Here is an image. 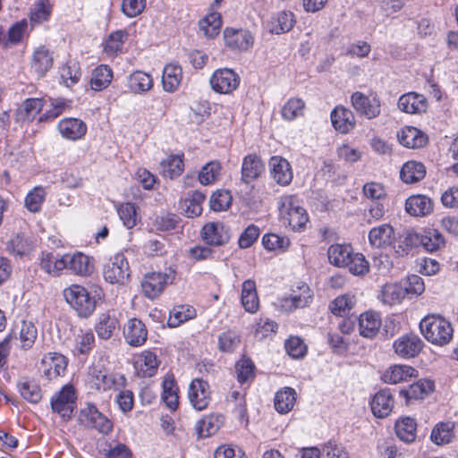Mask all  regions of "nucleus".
<instances>
[{"instance_id":"b1692460","label":"nucleus","mask_w":458,"mask_h":458,"mask_svg":"<svg viewBox=\"0 0 458 458\" xmlns=\"http://www.w3.org/2000/svg\"><path fill=\"white\" fill-rule=\"evenodd\" d=\"M58 131L64 138L77 140L86 134L87 125L77 118H64L59 122Z\"/></svg>"},{"instance_id":"8fccbe9b","label":"nucleus","mask_w":458,"mask_h":458,"mask_svg":"<svg viewBox=\"0 0 458 458\" xmlns=\"http://www.w3.org/2000/svg\"><path fill=\"white\" fill-rule=\"evenodd\" d=\"M117 213L123 225L128 228H133L140 221L138 208L135 204L131 202L122 203L117 207Z\"/></svg>"},{"instance_id":"338daca9","label":"nucleus","mask_w":458,"mask_h":458,"mask_svg":"<svg viewBox=\"0 0 458 458\" xmlns=\"http://www.w3.org/2000/svg\"><path fill=\"white\" fill-rule=\"evenodd\" d=\"M262 244L267 250H285L290 245V240L275 233L265 234L262 238Z\"/></svg>"},{"instance_id":"f704fd0d","label":"nucleus","mask_w":458,"mask_h":458,"mask_svg":"<svg viewBox=\"0 0 458 458\" xmlns=\"http://www.w3.org/2000/svg\"><path fill=\"white\" fill-rule=\"evenodd\" d=\"M407 295V290L400 284H386L380 292L378 298L386 305L400 303Z\"/></svg>"},{"instance_id":"6ab92c4d","label":"nucleus","mask_w":458,"mask_h":458,"mask_svg":"<svg viewBox=\"0 0 458 458\" xmlns=\"http://www.w3.org/2000/svg\"><path fill=\"white\" fill-rule=\"evenodd\" d=\"M272 178L280 185H289L293 180V171L289 162L282 157L275 156L269 160Z\"/></svg>"},{"instance_id":"c03bdc74","label":"nucleus","mask_w":458,"mask_h":458,"mask_svg":"<svg viewBox=\"0 0 458 458\" xmlns=\"http://www.w3.org/2000/svg\"><path fill=\"white\" fill-rule=\"evenodd\" d=\"M182 155H170L160 163L161 173L171 179L178 177L183 172Z\"/></svg>"},{"instance_id":"f257e3e1","label":"nucleus","mask_w":458,"mask_h":458,"mask_svg":"<svg viewBox=\"0 0 458 458\" xmlns=\"http://www.w3.org/2000/svg\"><path fill=\"white\" fill-rule=\"evenodd\" d=\"M420 329L425 339L436 345H445L453 338L451 323L441 316L425 317L420 323Z\"/></svg>"},{"instance_id":"3c124183","label":"nucleus","mask_w":458,"mask_h":458,"mask_svg":"<svg viewBox=\"0 0 458 458\" xmlns=\"http://www.w3.org/2000/svg\"><path fill=\"white\" fill-rule=\"evenodd\" d=\"M434 389V383L428 379H420L411 384L408 389L401 391L408 399H423Z\"/></svg>"},{"instance_id":"58836bf2","label":"nucleus","mask_w":458,"mask_h":458,"mask_svg":"<svg viewBox=\"0 0 458 458\" xmlns=\"http://www.w3.org/2000/svg\"><path fill=\"white\" fill-rule=\"evenodd\" d=\"M454 422H438L431 430L430 439L437 445H447L451 443L454 437Z\"/></svg>"},{"instance_id":"ea45409f","label":"nucleus","mask_w":458,"mask_h":458,"mask_svg":"<svg viewBox=\"0 0 458 458\" xmlns=\"http://www.w3.org/2000/svg\"><path fill=\"white\" fill-rule=\"evenodd\" d=\"M297 394L292 387H284L278 390L275 395V408L284 414L289 412L294 406Z\"/></svg>"},{"instance_id":"5701e85b","label":"nucleus","mask_w":458,"mask_h":458,"mask_svg":"<svg viewBox=\"0 0 458 458\" xmlns=\"http://www.w3.org/2000/svg\"><path fill=\"white\" fill-rule=\"evenodd\" d=\"M398 107L408 114H421L428 108L427 98L420 94L409 92L400 97Z\"/></svg>"},{"instance_id":"603ef678","label":"nucleus","mask_w":458,"mask_h":458,"mask_svg":"<svg viewBox=\"0 0 458 458\" xmlns=\"http://www.w3.org/2000/svg\"><path fill=\"white\" fill-rule=\"evenodd\" d=\"M199 30L207 38H213L220 32L222 25L220 14L217 13H209L199 21Z\"/></svg>"},{"instance_id":"09e8293b","label":"nucleus","mask_w":458,"mask_h":458,"mask_svg":"<svg viewBox=\"0 0 458 458\" xmlns=\"http://www.w3.org/2000/svg\"><path fill=\"white\" fill-rule=\"evenodd\" d=\"M417 424L410 417L403 418L395 423L397 437L403 442L411 443L416 438Z\"/></svg>"},{"instance_id":"2eb2a0df","label":"nucleus","mask_w":458,"mask_h":458,"mask_svg":"<svg viewBox=\"0 0 458 458\" xmlns=\"http://www.w3.org/2000/svg\"><path fill=\"white\" fill-rule=\"evenodd\" d=\"M125 341L131 346H141L148 338V330L144 323L138 318H131L123 327Z\"/></svg>"},{"instance_id":"393cba45","label":"nucleus","mask_w":458,"mask_h":458,"mask_svg":"<svg viewBox=\"0 0 458 458\" xmlns=\"http://www.w3.org/2000/svg\"><path fill=\"white\" fill-rule=\"evenodd\" d=\"M53 66L52 53L45 47H38L30 63L32 72L38 77H43Z\"/></svg>"},{"instance_id":"a19ab883","label":"nucleus","mask_w":458,"mask_h":458,"mask_svg":"<svg viewBox=\"0 0 458 458\" xmlns=\"http://www.w3.org/2000/svg\"><path fill=\"white\" fill-rule=\"evenodd\" d=\"M352 255V249L346 244H333L327 250L329 262L338 267H346Z\"/></svg>"},{"instance_id":"2f4dec72","label":"nucleus","mask_w":458,"mask_h":458,"mask_svg":"<svg viewBox=\"0 0 458 458\" xmlns=\"http://www.w3.org/2000/svg\"><path fill=\"white\" fill-rule=\"evenodd\" d=\"M127 86L134 94L149 91L153 87V79L148 73L137 70L127 77Z\"/></svg>"},{"instance_id":"774afa93","label":"nucleus","mask_w":458,"mask_h":458,"mask_svg":"<svg viewBox=\"0 0 458 458\" xmlns=\"http://www.w3.org/2000/svg\"><path fill=\"white\" fill-rule=\"evenodd\" d=\"M240 335L232 330L224 332L219 335V349L222 352H233L240 344Z\"/></svg>"},{"instance_id":"7c9ffc66","label":"nucleus","mask_w":458,"mask_h":458,"mask_svg":"<svg viewBox=\"0 0 458 458\" xmlns=\"http://www.w3.org/2000/svg\"><path fill=\"white\" fill-rule=\"evenodd\" d=\"M225 422L224 415L211 413L203 417L197 423V431L200 437H208L215 435Z\"/></svg>"},{"instance_id":"69168bd1","label":"nucleus","mask_w":458,"mask_h":458,"mask_svg":"<svg viewBox=\"0 0 458 458\" xmlns=\"http://www.w3.org/2000/svg\"><path fill=\"white\" fill-rule=\"evenodd\" d=\"M46 198V191L42 187H35L25 198V207L33 213L40 210Z\"/></svg>"},{"instance_id":"1a4fd4ad","label":"nucleus","mask_w":458,"mask_h":458,"mask_svg":"<svg viewBox=\"0 0 458 458\" xmlns=\"http://www.w3.org/2000/svg\"><path fill=\"white\" fill-rule=\"evenodd\" d=\"M200 235L208 245L216 247L225 245L231 238L229 228L219 221L204 225Z\"/></svg>"},{"instance_id":"13d9d810","label":"nucleus","mask_w":458,"mask_h":458,"mask_svg":"<svg viewBox=\"0 0 458 458\" xmlns=\"http://www.w3.org/2000/svg\"><path fill=\"white\" fill-rule=\"evenodd\" d=\"M294 24L293 14L290 12H281L271 21L270 31L281 34L289 31Z\"/></svg>"},{"instance_id":"f03ea898","label":"nucleus","mask_w":458,"mask_h":458,"mask_svg":"<svg viewBox=\"0 0 458 458\" xmlns=\"http://www.w3.org/2000/svg\"><path fill=\"white\" fill-rule=\"evenodd\" d=\"M279 216L284 225L297 231L302 229L308 222V214L295 195H284L278 202Z\"/></svg>"},{"instance_id":"412c9836","label":"nucleus","mask_w":458,"mask_h":458,"mask_svg":"<svg viewBox=\"0 0 458 458\" xmlns=\"http://www.w3.org/2000/svg\"><path fill=\"white\" fill-rule=\"evenodd\" d=\"M331 122L333 127L340 133H348L352 131L356 124L353 113L344 106H336L331 112Z\"/></svg>"},{"instance_id":"052dcab7","label":"nucleus","mask_w":458,"mask_h":458,"mask_svg":"<svg viewBox=\"0 0 458 458\" xmlns=\"http://www.w3.org/2000/svg\"><path fill=\"white\" fill-rule=\"evenodd\" d=\"M177 386L174 379L165 378L163 382L162 399L168 408L176 409L178 405Z\"/></svg>"},{"instance_id":"79ce46f5","label":"nucleus","mask_w":458,"mask_h":458,"mask_svg":"<svg viewBox=\"0 0 458 458\" xmlns=\"http://www.w3.org/2000/svg\"><path fill=\"white\" fill-rule=\"evenodd\" d=\"M113 79V72L108 65L101 64L92 72L90 87L95 91H100L109 86Z\"/></svg>"},{"instance_id":"a18cd8bd","label":"nucleus","mask_w":458,"mask_h":458,"mask_svg":"<svg viewBox=\"0 0 458 458\" xmlns=\"http://www.w3.org/2000/svg\"><path fill=\"white\" fill-rule=\"evenodd\" d=\"M17 387L21 397L30 403H38L42 398L41 388L34 380H21Z\"/></svg>"},{"instance_id":"4d7b16f0","label":"nucleus","mask_w":458,"mask_h":458,"mask_svg":"<svg viewBox=\"0 0 458 458\" xmlns=\"http://www.w3.org/2000/svg\"><path fill=\"white\" fill-rule=\"evenodd\" d=\"M420 245L428 251H436L445 245L443 235L435 229L428 230L424 234H420Z\"/></svg>"},{"instance_id":"39448f33","label":"nucleus","mask_w":458,"mask_h":458,"mask_svg":"<svg viewBox=\"0 0 458 458\" xmlns=\"http://www.w3.org/2000/svg\"><path fill=\"white\" fill-rule=\"evenodd\" d=\"M104 278L110 284H125L130 277V267L123 253L115 254L103 269Z\"/></svg>"},{"instance_id":"ddd939ff","label":"nucleus","mask_w":458,"mask_h":458,"mask_svg":"<svg viewBox=\"0 0 458 458\" xmlns=\"http://www.w3.org/2000/svg\"><path fill=\"white\" fill-rule=\"evenodd\" d=\"M89 377L90 387L98 391H107L122 385L114 375L108 374L106 371L98 369L97 367L89 369ZM123 379V376L119 377V380Z\"/></svg>"},{"instance_id":"72a5a7b5","label":"nucleus","mask_w":458,"mask_h":458,"mask_svg":"<svg viewBox=\"0 0 458 458\" xmlns=\"http://www.w3.org/2000/svg\"><path fill=\"white\" fill-rule=\"evenodd\" d=\"M39 267L52 277L59 276L61 272L65 269L64 255L58 256L50 252L42 253L39 260Z\"/></svg>"},{"instance_id":"49530a36","label":"nucleus","mask_w":458,"mask_h":458,"mask_svg":"<svg viewBox=\"0 0 458 458\" xmlns=\"http://www.w3.org/2000/svg\"><path fill=\"white\" fill-rule=\"evenodd\" d=\"M305 102L299 98H292L283 106L281 114L284 120L291 122L304 115Z\"/></svg>"},{"instance_id":"864d4df0","label":"nucleus","mask_w":458,"mask_h":458,"mask_svg":"<svg viewBox=\"0 0 458 458\" xmlns=\"http://www.w3.org/2000/svg\"><path fill=\"white\" fill-rule=\"evenodd\" d=\"M205 198L202 192L192 191V193L183 200L182 209L188 217L198 216L201 214L202 203Z\"/></svg>"},{"instance_id":"9b49d317","label":"nucleus","mask_w":458,"mask_h":458,"mask_svg":"<svg viewBox=\"0 0 458 458\" xmlns=\"http://www.w3.org/2000/svg\"><path fill=\"white\" fill-rule=\"evenodd\" d=\"M423 342L414 334H406L397 338L393 344L394 352L401 358L416 357L423 348Z\"/></svg>"},{"instance_id":"f8f14e48","label":"nucleus","mask_w":458,"mask_h":458,"mask_svg":"<svg viewBox=\"0 0 458 458\" xmlns=\"http://www.w3.org/2000/svg\"><path fill=\"white\" fill-rule=\"evenodd\" d=\"M351 102L356 112L368 119L376 118L380 114V101L376 97L369 98L356 91L352 95Z\"/></svg>"},{"instance_id":"4468645a","label":"nucleus","mask_w":458,"mask_h":458,"mask_svg":"<svg viewBox=\"0 0 458 458\" xmlns=\"http://www.w3.org/2000/svg\"><path fill=\"white\" fill-rule=\"evenodd\" d=\"M225 45L232 49L247 50L252 47L254 38L246 30L226 28L224 31Z\"/></svg>"},{"instance_id":"cd10ccee","label":"nucleus","mask_w":458,"mask_h":458,"mask_svg":"<svg viewBox=\"0 0 458 458\" xmlns=\"http://www.w3.org/2000/svg\"><path fill=\"white\" fill-rule=\"evenodd\" d=\"M381 327V318L378 313L367 311L359 318V332L365 338L375 337Z\"/></svg>"},{"instance_id":"aec40b11","label":"nucleus","mask_w":458,"mask_h":458,"mask_svg":"<svg viewBox=\"0 0 458 458\" xmlns=\"http://www.w3.org/2000/svg\"><path fill=\"white\" fill-rule=\"evenodd\" d=\"M369 241L371 246L386 249L392 246L395 241L394 228L389 224H383L372 228L369 233Z\"/></svg>"},{"instance_id":"a211bd4d","label":"nucleus","mask_w":458,"mask_h":458,"mask_svg":"<svg viewBox=\"0 0 458 458\" xmlns=\"http://www.w3.org/2000/svg\"><path fill=\"white\" fill-rule=\"evenodd\" d=\"M169 276L162 273H149L145 275L141 281V289L146 297L155 299L159 296L165 285Z\"/></svg>"},{"instance_id":"0e129e2a","label":"nucleus","mask_w":458,"mask_h":458,"mask_svg":"<svg viewBox=\"0 0 458 458\" xmlns=\"http://www.w3.org/2000/svg\"><path fill=\"white\" fill-rule=\"evenodd\" d=\"M255 366L249 358L242 357L235 364L237 379L240 383H245L254 377Z\"/></svg>"},{"instance_id":"20e7f679","label":"nucleus","mask_w":458,"mask_h":458,"mask_svg":"<svg viewBox=\"0 0 458 458\" xmlns=\"http://www.w3.org/2000/svg\"><path fill=\"white\" fill-rule=\"evenodd\" d=\"M78 422L87 428H93L101 434H108L113 429L112 421L103 413H101L97 406L93 403H86L81 407L79 415Z\"/></svg>"},{"instance_id":"9d476101","label":"nucleus","mask_w":458,"mask_h":458,"mask_svg":"<svg viewBox=\"0 0 458 458\" xmlns=\"http://www.w3.org/2000/svg\"><path fill=\"white\" fill-rule=\"evenodd\" d=\"M311 301L312 293L310 287L306 284H301L296 290H293L289 296L283 297L279 304L284 311L291 312L296 309L305 308Z\"/></svg>"},{"instance_id":"f3484780","label":"nucleus","mask_w":458,"mask_h":458,"mask_svg":"<svg viewBox=\"0 0 458 458\" xmlns=\"http://www.w3.org/2000/svg\"><path fill=\"white\" fill-rule=\"evenodd\" d=\"M66 358L56 352H49L41 360L45 377L51 380L63 375L67 367Z\"/></svg>"},{"instance_id":"37998d69","label":"nucleus","mask_w":458,"mask_h":458,"mask_svg":"<svg viewBox=\"0 0 458 458\" xmlns=\"http://www.w3.org/2000/svg\"><path fill=\"white\" fill-rule=\"evenodd\" d=\"M33 248L32 242L24 234H17L7 243V250L13 256L20 258L29 255Z\"/></svg>"},{"instance_id":"423d86ee","label":"nucleus","mask_w":458,"mask_h":458,"mask_svg":"<svg viewBox=\"0 0 458 458\" xmlns=\"http://www.w3.org/2000/svg\"><path fill=\"white\" fill-rule=\"evenodd\" d=\"M76 392L73 386L66 385L52 397V410L64 420H69L76 407Z\"/></svg>"},{"instance_id":"5fc2aeb1","label":"nucleus","mask_w":458,"mask_h":458,"mask_svg":"<svg viewBox=\"0 0 458 458\" xmlns=\"http://www.w3.org/2000/svg\"><path fill=\"white\" fill-rule=\"evenodd\" d=\"M19 327V339L21 347L24 350L30 349L38 336V329L30 321H21Z\"/></svg>"},{"instance_id":"bb28decb","label":"nucleus","mask_w":458,"mask_h":458,"mask_svg":"<svg viewBox=\"0 0 458 458\" xmlns=\"http://www.w3.org/2000/svg\"><path fill=\"white\" fill-rule=\"evenodd\" d=\"M394 407L393 395L389 389L378 391L371 402V411L376 417L385 418L390 414Z\"/></svg>"},{"instance_id":"c9c22d12","label":"nucleus","mask_w":458,"mask_h":458,"mask_svg":"<svg viewBox=\"0 0 458 458\" xmlns=\"http://www.w3.org/2000/svg\"><path fill=\"white\" fill-rule=\"evenodd\" d=\"M182 79V68L174 64H169L165 66L162 76L163 88L166 92H174L177 90Z\"/></svg>"},{"instance_id":"6e6552de","label":"nucleus","mask_w":458,"mask_h":458,"mask_svg":"<svg viewBox=\"0 0 458 458\" xmlns=\"http://www.w3.org/2000/svg\"><path fill=\"white\" fill-rule=\"evenodd\" d=\"M188 399L196 411L207 409L211 402L209 384L201 378H194L188 388Z\"/></svg>"},{"instance_id":"dca6fc26","label":"nucleus","mask_w":458,"mask_h":458,"mask_svg":"<svg viewBox=\"0 0 458 458\" xmlns=\"http://www.w3.org/2000/svg\"><path fill=\"white\" fill-rule=\"evenodd\" d=\"M64 260L65 261L66 269L81 276H89L94 270L91 259L81 252L72 255L65 254L64 255Z\"/></svg>"},{"instance_id":"de8ad7c7","label":"nucleus","mask_w":458,"mask_h":458,"mask_svg":"<svg viewBox=\"0 0 458 458\" xmlns=\"http://www.w3.org/2000/svg\"><path fill=\"white\" fill-rule=\"evenodd\" d=\"M118 327V320L114 316L103 313L99 316L95 329L99 338L107 340L111 338L114 331Z\"/></svg>"},{"instance_id":"6e6d98bb","label":"nucleus","mask_w":458,"mask_h":458,"mask_svg":"<svg viewBox=\"0 0 458 458\" xmlns=\"http://www.w3.org/2000/svg\"><path fill=\"white\" fill-rule=\"evenodd\" d=\"M52 13V4L49 0H38L34 4L30 14V21L33 25L47 21Z\"/></svg>"},{"instance_id":"a878e982","label":"nucleus","mask_w":458,"mask_h":458,"mask_svg":"<svg viewBox=\"0 0 458 458\" xmlns=\"http://www.w3.org/2000/svg\"><path fill=\"white\" fill-rule=\"evenodd\" d=\"M399 142L408 148H419L426 146L428 136L420 130L408 126L398 132Z\"/></svg>"},{"instance_id":"473e14b6","label":"nucleus","mask_w":458,"mask_h":458,"mask_svg":"<svg viewBox=\"0 0 458 458\" xmlns=\"http://www.w3.org/2000/svg\"><path fill=\"white\" fill-rule=\"evenodd\" d=\"M158 364L157 355L150 351H145L136 360L135 368L140 377H150L157 373Z\"/></svg>"},{"instance_id":"c756f323","label":"nucleus","mask_w":458,"mask_h":458,"mask_svg":"<svg viewBox=\"0 0 458 458\" xmlns=\"http://www.w3.org/2000/svg\"><path fill=\"white\" fill-rule=\"evenodd\" d=\"M416 377L417 370L414 368L407 365H394L385 371L382 378L387 384H398Z\"/></svg>"},{"instance_id":"e2e57ef3","label":"nucleus","mask_w":458,"mask_h":458,"mask_svg":"<svg viewBox=\"0 0 458 458\" xmlns=\"http://www.w3.org/2000/svg\"><path fill=\"white\" fill-rule=\"evenodd\" d=\"M420 245V233L407 232L400 240L397 246H394V251L399 256H404L414 247Z\"/></svg>"},{"instance_id":"0eeeda50","label":"nucleus","mask_w":458,"mask_h":458,"mask_svg":"<svg viewBox=\"0 0 458 458\" xmlns=\"http://www.w3.org/2000/svg\"><path fill=\"white\" fill-rule=\"evenodd\" d=\"M240 81V76L229 68L216 70L209 79L212 89L220 94L232 93L238 89Z\"/></svg>"},{"instance_id":"c85d7f7f","label":"nucleus","mask_w":458,"mask_h":458,"mask_svg":"<svg viewBox=\"0 0 458 458\" xmlns=\"http://www.w3.org/2000/svg\"><path fill=\"white\" fill-rule=\"evenodd\" d=\"M405 210L413 216H424L433 210L432 200L425 195H413L405 202Z\"/></svg>"},{"instance_id":"e433bc0d","label":"nucleus","mask_w":458,"mask_h":458,"mask_svg":"<svg viewBox=\"0 0 458 458\" xmlns=\"http://www.w3.org/2000/svg\"><path fill=\"white\" fill-rule=\"evenodd\" d=\"M241 300L247 312L255 313L259 310V301L257 294L256 284L253 280H245L243 282Z\"/></svg>"},{"instance_id":"bf43d9fd","label":"nucleus","mask_w":458,"mask_h":458,"mask_svg":"<svg viewBox=\"0 0 458 458\" xmlns=\"http://www.w3.org/2000/svg\"><path fill=\"white\" fill-rule=\"evenodd\" d=\"M221 165L217 161H210L206 164L199 174V181L203 185L213 183L218 179Z\"/></svg>"},{"instance_id":"4c0bfd02","label":"nucleus","mask_w":458,"mask_h":458,"mask_svg":"<svg viewBox=\"0 0 458 458\" xmlns=\"http://www.w3.org/2000/svg\"><path fill=\"white\" fill-rule=\"evenodd\" d=\"M426 175L425 165L418 161H408L401 168L400 177L405 183H415Z\"/></svg>"},{"instance_id":"680f3d73","label":"nucleus","mask_w":458,"mask_h":458,"mask_svg":"<svg viewBox=\"0 0 458 458\" xmlns=\"http://www.w3.org/2000/svg\"><path fill=\"white\" fill-rule=\"evenodd\" d=\"M128 34L124 30H117L110 34L106 41L105 51L110 55H116L122 50L123 45L127 39Z\"/></svg>"},{"instance_id":"4be33fe9","label":"nucleus","mask_w":458,"mask_h":458,"mask_svg":"<svg viewBox=\"0 0 458 458\" xmlns=\"http://www.w3.org/2000/svg\"><path fill=\"white\" fill-rule=\"evenodd\" d=\"M264 170L265 165L260 157L257 154H249L242 160V181L250 183L257 180Z\"/></svg>"},{"instance_id":"7ed1b4c3","label":"nucleus","mask_w":458,"mask_h":458,"mask_svg":"<svg viewBox=\"0 0 458 458\" xmlns=\"http://www.w3.org/2000/svg\"><path fill=\"white\" fill-rule=\"evenodd\" d=\"M65 301L81 318H89L96 310L95 296L81 284H71L63 291Z\"/></svg>"}]
</instances>
